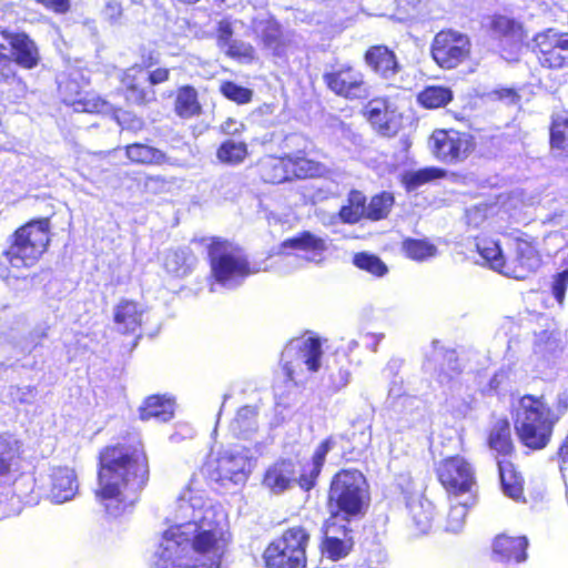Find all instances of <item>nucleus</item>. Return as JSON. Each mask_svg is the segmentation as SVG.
<instances>
[{"mask_svg": "<svg viewBox=\"0 0 568 568\" xmlns=\"http://www.w3.org/2000/svg\"><path fill=\"white\" fill-rule=\"evenodd\" d=\"M223 519L202 495L185 491L176 501V523L162 535L154 568H220L230 541Z\"/></svg>", "mask_w": 568, "mask_h": 568, "instance_id": "nucleus-1", "label": "nucleus"}, {"mask_svg": "<svg viewBox=\"0 0 568 568\" xmlns=\"http://www.w3.org/2000/svg\"><path fill=\"white\" fill-rule=\"evenodd\" d=\"M538 59L542 67L560 69L568 67V34L549 29L535 37Z\"/></svg>", "mask_w": 568, "mask_h": 568, "instance_id": "nucleus-14", "label": "nucleus"}, {"mask_svg": "<svg viewBox=\"0 0 568 568\" xmlns=\"http://www.w3.org/2000/svg\"><path fill=\"white\" fill-rule=\"evenodd\" d=\"M406 256L417 262H424L437 255V247L427 240L407 239L403 242Z\"/></svg>", "mask_w": 568, "mask_h": 568, "instance_id": "nucleus-42", "label": "nucleus"}, {"mask_svg": "<svg viewBox=\"0 0 568 568\" xmlns=\"http://www.w3.org/2000/svg\"><path fill=\"white\" fill-rule=\"evenodd\" d=\"M354 540L337 539L335 536L328 535L323 540V552L332 560H339L348 555L353 548Z\"/></svg>", "mask_w": 568, "mask_h": 568, "instance_id": "nucleus-46", "label": "nucleus"}, {"mask_svg": "<svg viewBox=\"0 0 568 568\" xmlns=\"http://www.w3.org/2000/svg\"><path fill=\"white\" fill-rule=\"evenodd\" d=\"M292 156H267L260 164L261 176L268 183H282L291 179Z\"/></svg>", "mask_w": 568, "mask_h": 568, "instance_id": "nucleus-30", "label": "nucleus"}, {"mask_svg": "<svg viewBox=\"0 0 568 568\" xmlns=\"http://www.w3.org/2000/svg\"><path fill=\"white\" fill-rule=\"evenodd\" d=\"M212 274L217 284L234 288L258 270L251 267L243 251L225 241H214L209 248Z\"/></svg>", "mask_w": 568, "mask_h": 568, "instance_id": "nucleus-5", "label": "nucleus"}, {"mask_svg": "<svg viewBox=\"0 0 568 568\" xmlns=\"http://www.w3.org/2000/svg\"><path fill=\"white\" fill-rule=\"evenodd\" d=\"M364 113L374 129L382 135L393 136L399 130L398 115L386 100H371L366 104Z\"/></svg>", "mask_w": 568, "mask_h": 568, "instance_id": "nucleus-18", "label": "nucleus"}, {"mask_svg": "<svg viewBox=\"0 0 568 568\" xmlns=\"http://www.w3.org/2000/svg\"><path fill=\"white\" fill-rule=\"evenodd\" d=\"M328 386L334 390L338 392L342 388L346 387L351 379V372L348 366L337 365L334 366L328 365Z\"/></svg>", "mask_w": 568, "mask_h": 568, "instance_id": "nucleus-54", "label": "nucleus"}, {"mask_svg": "<svg viewBox=\"0 0 568 568\" xmlns=\"http://www.w3.org/2000/svg\"><path fill=\"white\" fill-rule=\"evenodd\" d=\"M252 27L264 49L268 50L276 57L285 54L288 45V39L274 19L265 17L256 18L253 20Z\"/></svg>", "mask_w": 568, "mask_h": 568, "instance_id": "nucleus-20", "label": "nucleus"}, {"mask_svg": "<svg viewBox=\"0 0 568 568\" xmlns=\"http://www.w3.org/2000/svg\"><path fill=\"white\" fill-rule=\"evenodd\" d=\"M322 344L320 338L303 336L292 339L282 353L283 368L291 381L296 378L297 369L315 373L321 367Z\"/></svg>", "mask_w": 568, "mask_h": 568, "instance_id": "nucleus-8", "label": "nucleus"}, {"mask_svg": "<svg viewBox=\"0 0 568 568\" xmlns=\"http://www.w3.org/2000/svg\"><path fill=\"white\" fill-rule=\"evenodd\" d=\"M366 216L365 196L361 192H352L348 197V204L342 206L339 216L345 223H356L363 216Z\"/></svg>", "mask_w": 568, "mask_h": 568, "instance_id": "nucleus-43", "label": "nucleus"}, {"mask_svg": "<svg viewBox=\"0 0 568 568\" xmlns=\"http://www.w3.org/2000/svg\"><path fill=\"white\" fill-rule=\"evenodd\" d=\"M174 111L182 119H190L201 113L197 92L191 85L181 87L176 92Z\"/></svg>", "mask_w": 568, "mask_h": 568, "instance_id": "nucleus-33", "label": "nucleus"}, {"mask_svg": "<svg viewBox=\"0 0 568 568\" xmlns=\"http://www.w3.org/2000/svg\"><path fill=\"white\" fill-rule=\"evenodd\" d=\"M444 171L436 168H426L418 171L409 172L404 176V183L408 191L416 190L420 185L442 178Z\"/></svg>", "mask_w": 568, "mask_h": 568, "instance_id": "nucleus-49", "label": "nucleus"}, {"mask_svg": "<svg viewBox=\"0 0 568 568\" xmlns=\"http://www.w3.org/2000/svg\"><path fill=\"white\" fill-rule=\"evenodd\" d=\"M114 118L122 130L138 132L144 126V122L141 118H138L128 111L119 110L115 112Z\"/></svg>", "mask_w": 568, "mask_h": 568, "instance_id": "nucleus-56", "label": "nucleus"}, {"mask_svg": "<svg viewBox=\"0 0 568 568\" xmlns=\"http://www.w3.org/2000/svg\"><path fill=\"white\" fill-rule=\"evenodd\" d=\"M327 245L324 239L308 232H302L298 235L285 240L281 244L280 254L284 255L286 263H293L298 260V255L286 253L287 250H294L304 253L303 258L308 262H317L326 251Z\"/></svg>", "mask_w": 568, "mask_h": 568, "instance_id": "nucleus-17", "label": "nucleus"}, {"mask_svg": "<svg viewBox=\"0 0 568 568\" xmlns=\"http://www.w3.org/2000/svg\"><path fill=\"white\" fill-rule=\"evenodd\" d=\"M552 149L568 155V112L561 111L554 115L550 129Z\"/></svg>", "mask_w": 568, "mask_h": 568, "instance_id": "nucleus-38", "label": "nucleus"}, {"mask_svg": "<svg viewBox=\"0 0 568 568\" xmlns=\"http://www.w3.org/2000/svg\"><path fill=\"white\" fill-rule=\"evenodd\" d=\"M324 81L335 94L349 100L366 99L369 95L364 74L352 67H342L325 73Z\"/></svg>", "mask_w": 568, "mask_h": 568, "instance_id": "nucleus-13", "label": "nucleus"}, {"mask_svg": "<svg viewBox=\"0 0 568 568\" xmlns=\"http://www.w3.org/2000/svg\"><path fill=\"white\" fill-rule=\"evenodd\" d=\"M437 476L448 495L455 498L470 495L475 486L471 465L459 456L442 460L437 466Z\"/></svg>", "mask_w": 568, "mask_h": 568, "instance_id": "nucleus-10", "label": "nucleus"}, {"mask_svg": "<svg viewBox=\"0 0 568 568\" xmlns=\"http://www.w3.org/2000/svg\"><path fill=\"white\" fill-rule=\"evenodd\" d=\"M488 445L498 456L506 459L514 452V443L511 439V428L507 419L497 420L489 434Z\"/></svg>", "mask_w": 568, "mask_h": 568, "instance_id": "nucleus-31", "label": "nucleus"}, {"mask_svg": "<svg viewBox=\"0 0 568 568\" xmlns=\"http://www.w3.org/2000/svg\"><path fill=\"white\" fill-rule=\"evenodd\" d=\"M175 402L172 397L152 395L149 396L140 407L142 420L155 419L160 423L169 422L174 416Z\"/></svg>", "mask_w": 568, "mask_h": 568, "instance_id": "nucleus-26", "label": "nucleus"}, {"mask_svg": "<svg viewBox=\"0 0 568 568\" xmlns=\"http://www.w3.org/2000/svg\"><path fill=\"white\" fill-rule=\"evenodd\" d=\"M320 171L321 169L317 162L301 156H292L291 178H312L317 175Z\"/></svg>", "mask_w": 568, "mask_h": 568, "instance_id": "nucleus-51", "label": "nucleus"}, {"mask_svg": "<svg viewBox=\"0 0 568 568\" xmlns=\"http://www.w3.org/2000/svg\"><path fill=\"white\" fill-rule=\"evenodd\" d=\"M528 540L526 537H510L499 535L493 545V555L495 560L501 562H523L526 560V548Z\"/></svg>", "mask_w": 568, "mask_h": 568, "instance_id": "nucleus-24", "label": "nucleus"}, {"mask_svg": "<svg viewBox=\"0 0 568 568\" xmlns=\"http://www.w3.org/2000/svg\"><path fill=\"white\" fill-rule=\"evenodd\" d=\"M366 64L381 78L395 81L400 65L395 53L385 45L371 47L365 53Z\"/></svg>", "mask_w": 568, "mask_h": 568, "instance_id": "nucleus-23", "label": "nucleus"}, {"mask_svg": "<svg viewBox=\"0 0 568 568\" xmlns=\"http://www.w3.org/2000/svg\"><path fill=\"white\" fill-rule=\"evenodd\" d=\"M329 505L345 518L359 515L368 499L367 484L358 470H342L332 480Z\"/></svg>", "mask_w": 568, "mask_h": 568, "instance_id": "nucleus-6", "label": "nucleus"}, {"mask_svg": "<svg viewBox=\"0 0 568 568\" xmlns=\"http://www.w3.org/2000/svg\"><path fill=\"white\" fill-rule=\"evenodd\" d=\"M247 155V145L244 142L233 140L224 141L216 151V158L220 162L229 165L242 163Z\"/></svg>", "mask_w": 568, "mask_h": 568, "instance_id": "nucleus-41", "label": "nucleus"}, {"mask_svg": "<svg viewBox=\"0 0 568 568\" xmlns=\"http://www.w3.org/2000/svg\"><path fill=\"white\" fill-rule=\"evenodd\" d=\"M541 264L537 247L532 242L517 239L514 243L513 256H507L505 276L524 280Z\"/></svg>", "mask_w": 568, "mask_h": 568, "instance_id": "nucleus-15", "label": "nucleus"}, {"mask_svg": "<svg viewBox=\"0 0 568 568\" xmlns=\"http://www.w3.org/2000/svg\"><path fill=\"white\" fill-rule=\"evenodd\" d=\"M469 501L473 503V497L470 495L466 496L465 500L450 505L447 517V530L458 532L463 529L469 507Z\"/></svg>", "mask_w": 568, "mask_h": 568, "instance_id": "nucleus-47", "label": "nucleus"}, {"mask_svg": "<svg viewBox=\"0 0 568 568\" xmlns=\"http://www.w3.org/2000/svg\"><path fill=\"white\" fill-rule=\"evenodd\" d=\"M308 532L303 527L287 529L265 550L264 559L268 568H304Z\"/></svg>", "mask_w": 568, "mask_h": 568, "instance_id": "nucleus-7", "label": "nucleus"}, {"mask_svg": "<svg viewBox=\"0 0 568 568\" xmlns=\"http://www.w3.org/2000/svg\"><path fill=\"white\" fill-rule=\"evenodd\" d=\"M11 47L16 60L24 69H33L40 61V54L37 44L26 33H17L11 37Z\"/></svg>", "mask_w": 568, "mask_h": 568, "instance_id": "nucleus-27", "label": "nucleus"}, {"mask_svg": "<svg viewBox=\"0 0 568 568\" xmlns=\"http://www.w3.org/2000/svg\"><path fill=\"white\" fill-rule=\"evenodd\" d=\"M142 311L131 301H122L114 308V323L122 333H135L142 322Z\"/></svg>", "mask_w": 568, "mask_h": 568, "instance_id": "nucleus-29", "label": "nucleus"}, {"mask_svg": "<svg viewBox=\"0 0 568 568\" xmlns=\"http://www.w3.org/2000/svg\"><path fill=\"white\" fill-rule=\"evenodd\" d=\"M477 251L486 264L494 271L505 275L507 257L498 242L494 240H480Z\"/></svg>", "mask_w": 568, "mask_h": 568, "instance_id": "nucleus-35", "label": "nucleus"}, {"mask_svg": "<svg viewBox=\"0 0 568 568\" xmlns=\"http://www.w3.org/2000/svg\"><path fill=\"white\" fill-rule=\"evenodd\" d=\"M394 203V197L389 193H382L373 196L366 206V216L377 221L387 216Z\"/></svg>", "mask_w": 568, "mask_h": 568, "instance_id": "nucleus-48", "label": "nucleus"}, {"mask_svg": "<svg viewBox=\"0 0 568 568\" xmlns=\"http://www.w3.org/2000/svg\"><path fill=\"white\" fill-rule=\"evenodd\" d=\"M388 396L398 398L402 406H408L410 408L418 409L420 400L412 396H403V381L394 379L388 389Z\"/></svg>", "mask_w": 568, "mask_h": 568, "instance_id": "nucleus-57", "label": "nucleus"}, {"mask_svg": "<svg viewBox=\"0 0 568 568\" xmlns=\"http://www.w3.org/2000/svg\"><path fill=\"white\" fill-rule=\"evenodd\" d=\"M49 231L48 219L31 221L19 227L11 237L9 248L4 252L8 263L14 268L33 266L49 245Z\"/></svg>", "mask_w": 568, "mask_h": 568, "instance_id": "nucleus-4", "label": "nucleus"}, {"mask_svg": "<svg viewBox=\"0 0 568 568\" xmlns=\"http://www.w3.org/2000/svg\"><path fill=\"white\" fill-rule=\"evenodd\" d=\"M408 508L416 529L420 534H426L432 527L434 517L433 504L427 499H419L409 503Z\"/></svg>", "mask_w": 568, "mask_h": 568, "instance_id": "nucleus-37", "label": "nucleus"}, {"mask_svg": "<svg viewBox=\"0 0 568 568\" xmlns=\"http://www.w3.org/2000/svg\"><path fill=\"white\" fill-rule=\"evenodd\" d=\"M471 135L455 130H436L430 136V148L435 158L444 163L464 161L474 150Z\"/></svg>", "mask_w": 568, "mask_h": 568, "instance_id": "nucleus-11", "label": "nucleus"}, {"mask_svg": "<svg viewBox=\"0 0 568 568\" xmlns=\"http://www.w3.org/2000/svg\"><path fill=\"white\" fill-rule=\"evenodd\" d=\"M469 51L468 38L452 30L437 33L432 44V57L444 69L457 67L468 57Z\"/></svg>", "mask_w": 568, "mask_h": 568, "instance_id": "nucleus-12", "label": "nucleus"}, {"mask_svg": "<svg viewBox=\"0 0 568 568\" xmlns=\"http://www.w3.org/2000/svg\"><path fill=\"white\" fill-rule=\"evenodd\" d=\"M245 126L242 122L234 119H227L221 124V131L227 135H237L244 131Z\"/></svg>", "mask_w": 568, "mask_h": 568, "instance_id": "nucleus-64", "label": "nucleus"}, {"mask_svg": "<svg viewBox=\"0 0 568 568\" xmlns=\"http://www.w3.org/2000/svg\"><path fill=\"white\" fill-rule=\"evenodd\" d=\"M323 535L324 537L332 535L337 539H352L353 540V531L348 529L345 525L337 524V514L331 516L323 525Z\"/></svg>", "mask_w": 568, "mask_h": 568, "instance_id": "nucleus-55", "label": "nucleus"}, {"mask_svg": "<svg viewBox=\"0 0 568 568\" xmlns=\"http://www.w3.org/2000/svg\"><path fill=\"white\" fill-rule=\"evenodd\" d=\"M22 443L12 434H0V487L10 483L19 471Z\"/></svg>", "mask_w": 568, "mask_h": 568, "instance_id": "nucleus-19", "label": "nucleus"}, {"mask_svg": "<svg viewBox=\"0 0 568 568\" xmlns=\"http://www.w3.org/2000/svg\"><path fill=\"white\" fill-rule=\"evenodd\" d=\"M125 155L131 162L139 164H162L166 160L161 150L142 143L126 145Z\"/></svg>", "mask_w": 568, "mask_h": 568, "instance_id": "nucleus-36", "label": "nucleus"}, {"mask_svg": "<svg viewBox=\"0 0 568 568\" xmlns=\"http://www.w3.org/2000/svg\"><path fill=\"white\" fill-rule=\"evenodd\" d=\"M354 432L347 439L353 444V449L357 452L365 450L372 442L371 426L366 423H356L353 425Z\"/></svg>", "mask_w": 568, "mask_h": 568, "instance_id": "nucleus-53", "label": "nucleus"}, {"mask_svg": "<svg viewBox=\"0 0 568 568\" xmlns=\"http://www.w3.org/2000/svg\"><path fill=\"white\" fill-rule=\"evenodd\" d=\"M45 487L48 498L55 504L72 500L79 490L78 476L73 468L68 466L51 467L47 477Z\"/></svg>", "mask_w": 568, "mask_h": 568, "instance_id": "nucleus-16", "label": "nucleus"}, {"mask_svg": "<svg viewBox=\"0 0 568 568\" xmlns=\"http://www.w3.org/2000/svg\"><path fill=\"white\" fill-rule=\"evenodd\" d=\"M149 479V462L141 442L116 444L100 453L97 498L112 517L131 508Z\"/></svg>", "mask_w": 568, "mask_h": 568, "instance_id": "nucleus-2", "label": "nucleus"}, {"mask_svg": "<svg viewBox=\"0 0 568 568\" xmlns=\"http://www.w3.org/2000/svg\"><path fill=\"white\" fill-rule=\"evenodd\" d=\"M223 50L232 58L253 59L254 55L253 47L243 41L233 40Z\"/></svg>", "mask_w": 568, "mask_h": 568, "instance_id": "nucleus-59", "label": "nucleus"}, {"mask_svg": "<svg viewBox=\"0 0 568 568\" xmlns=\"http://www.w3.org/2000/svg\"><path fill=\"white\" fill-rule=\"evenodd\" d=\"M491 29L494 32L501 36L515 34L519 29V26L515 20L505 16H496L491 20Z\"/></svg>", "mask_w": 568, "mask_h": 568, "instance_id": "nucleus-58", "label": "nucleus"}, {"mask_svg": "<svg viewBox=\"0 0 568 568\" xmlns=\"http://www.w3.org/2000/svg\"><path fill=\"white\" fill-rule=\"evenodd\" d=\"M354 264L364 271L375 275L384 276L387 273V266L376 255L368 253H358L354 256Z\"/></svg>", "mask_w": 568, "mask_h": 568, "instance_id": "nucleus-50", "label": "nucleus"}, {"mask_svg": "<svg viewBox=\"0 0 568 568\" xmlns=\"http://www.w3.org/2000/svg\"><path fill=\"white\" fill-rule=\"evenodd\" d=\"M558 416L544 397L525 395L515 407V429L517 435L528 448L542 449L549 443Z\"/></svg>", "mask_w": 568, "mask_h": 568, "instance_id": "nucleus-3", "label": "nucleus"}, {"mask_svg": "<svg viewBox=\"0 0 568 568\" xmlns=\"http://www.w3.org/2000/svg\"><path fill=\"white\" fill-rule=\"evenodd\" d=\"M568 286V268L554 276L551 292L559 304L564 303L565 293Z\"/></svg>", "mask_w": 568, "mask_h": 568, "instance_id": "nucleus-60", "label": "nucleus"}, {"mask_svg": "<svg viewBox=\"0 0 568 568\" xmlns=\"http://www.w3.org/2000/svg\"><path fill=\"white\" fill-rule=\"evenodd\" d=\"M64 103L77 112L103 113L111 110L108 102L94 94H81L78 99L65 94Z\"/></svg>", "mask_w": 568, "mask_h": 568, "instance_id": "nucleus-39", "label": "nucleus"}, {"mask_svg": "<svg viewBox=\"0 0 568 568\" xmlns=\"http://www.w3.org/2000/svg\"><path fill=\"white\" fill-rule=\"evenodd\" d=\"M194 436V429L189 424H179L175 432L170 436L171 443H179Z\"/></svg>", "mask_w": 568, "mask_h": 568, "instance_id": "nucleus-63", "label": "nucleus"}, {"mask_svg": "<svg viewBox=\"0 0 568 568\" xmlns=\"http://www.w3.org/2000/svg\"><path fill=\"white\" fill-rule=\"evenodd\" d=\"M295 481H298L295 464L290 459H280L266 468L262 485L272 494L280 495Z\"/></svg>", "mask_w": 568, "mask_h": 568, "instance_id": "nucleus-22", "label": "nucleus"}, {"mask_svg": "<svg viewBox=\"0 0 568 568\" xmlns=\"http://www.w3.org/2000/svg\"><path fill=\"white\" fill-rule=\"evenodd\" d=\"M497 465L504 494L514 500H519L523 495V484L514 465L507 459H498Z\"/></svg>", "mask_w": 568, "mask_h": 568, "instance_id": "nucleus-34", "label": "nucleus"}, {"mask_svg": "<svg viewBox=\"0 0 568 568\" xmlns=\"http://www.w3.org/2000/svg\"><path fill=\"white\" fill-rule=\"evenodd\" d=\"M7 49L0 44V79L8 81L16 75V64L6 53Z\"/></svg>", "mask_w": 568, "mask_h": 568, "instance_id": "nucleus-61", "label": "nucleus"}, {"mask_svg": "<svg viewBox=\"0 0 568 568\" xmlns=\"http://www.w3.org/2000/svg\"><path fill=\"white\" fill-rule=\"evenodd\" d=\"M336 438L331 436L323 440L312 457L311 464H308L298 477V485L304 490H310L314 487L316 478L318 477L322 467L325 463L326 455L335 447Z\"/></svg>", "mask_w": 568, "mask_h": 568, "instance_id": "nucleus-25", "label": "nucleus"}, {"mask_svg": "<svg viewBox=\"0 0 568 568\" xmlns=\"http://www.w3.org/2000/svg\"><path fill=\"white\" fill-rule=\"evenodd\" d=\"M39 389L36 385L10 384L3 388L0 400L16 409L20 407L31 406L36 403Z\"/></svg>", "mask_w": 568, "mask_h": 568, "instance_id": "nucleus-28", "label": "nucleus"}, {"mask_svg": "<svg viewBox=\"0 0 568 568\" xmlns=\"http://www.w3.org/2000/svg\"><path fill=\"white\" fill-rule=\"evenodd\" d=\"M460 372L462 368L455 352L449 351L444 355V363L436 374V379L440 385H448L452 389H455L459 385L457 377L459 376Z\"/></svg>", "mask_w": 568, "mask_h": 568, "instance_id": "nucleus-40", "label": "nucleus"}, {"mask_svg": "<svg viewBox=\"0 0 568 568\" xmlns=\"http://www.w3.org/2000/svg\"><path fill=\"white\" fill-rule=\"evenodd\" d=\"M453 98V93L445 87H427L418 94V101L428 109L446 105Z\"/></svg>", "mask_w": 568, "mask_h": 568, "instance_id": "nucleus-45", "label": "nucleus"}, {"mask_svg": "<svg viewBox=\"0 0 568 568\" xmlns=\"http://www.w3.org/2000/svg\"><path fill=\"white\" fill-rule=\"evenodd\" d=\"M233 27L232 22L227 19L221 20L217 26V44L221 49H224L230 44L233 39Z\"/></svg>", "mask_w": 568, "mask_h": 568, "instance_id": "nucleus-62", "label": "nucleus"}, {"mask_svg": "<svg viewBox=\"0 0 568 568\" xmlns=\"http://www.w3.org/2000/svg\"><path fill=\"white\" fill-rule=\"evenodd\" d=\"M121 82L129 103L142 105L155 99L154 90L146 87V74L141 68L133 67L124 71Z\"/></svg>", "mask_w": 568, "mask_h": 568, "instance_id": "nucleus-21", "label": "nucleus"}, {"mask_svg": "<svg viewBox=\"0 0 568 568\" xmlns=\"http://www.w3.org/2000/svg\"><path fill=\"white\" fill-rule=\"evenodd\" d=\"M256 428V409L252 406H244L236 413L231 423V429L237 436L246 437Z\"/></svg>", "mask_w": 568, "mask_h": 568, "instance_id": "nucleus-44", "label": "nucleus"}, {"mask_svg": "<svg viewBox=\"0 0 568 568\" xmlns=\"http://www.w3.org/2000/svg\"><path fill=\"white\" fill-rule=\"evenodd\" d=\"M220 90L225 98L239 104H245L250 102L253 95L252 90L239 85L232 81L223 82Z\"/></svg>", "mask_w": 568, "mask_h": 568, "instance_id": "nucleus-52", "label": "nucleus"}, {"mask_svg": "<svg viewBox=\"0 0 568 568\" xmlns=\"http://www.w3.org/2000/svg\"><path fill=\"white\" fill-rule=\"evenodd\" d=\"M209 474L212 480L226 485L244 484L252 470V462L243 449L230 448L219 453L217 457L209 464Z\"/></svg>", "mask_w": 568, "mask_h": 568, "instance_id": "nucleus-9", "label": "nucleus"}, {"mask_svg": "<svg viewBox=\"0 0 568 568\" xmlns=\"http://www.w3.org/2000/svg\"><path fill=\"white\" fill-rule=\"evenodd\" d=\"M195 263V256L189 248L170 251L164 258V267L168 273L176 277H184L191 273Z\"/></svg>", "mask_w": 568, "mask_h": 568, "instance_id": "nucleus-32", "label": "nucleus"}]
</instances>
